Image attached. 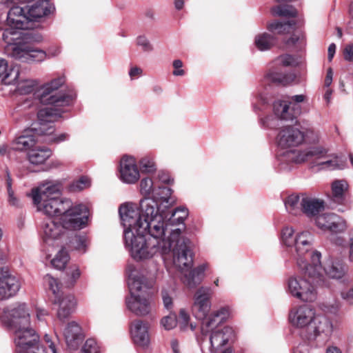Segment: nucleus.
Returning a JSON list of instances; mask_svg holds the SVG:
<instances>
[{"instance_id": "f257e3e1", "label": "nucleus", "mask_w": 353, "mask_h": 353, "mask_svg": "<svg viewBox=\"0 0 353 353\" xmlns=\"http://www.w3.org/2000/svg\"><path fill=\"white\" fill-rule=\"evenodd\" d=\"M141 216L133 205L121 208L125 228V243L132 257L139 261L161 256L166 262L172 255V264L184 274L183 282L189 288L196 287L202 281L207 265L202 264L191 270L193 254L190 241L181 235V229L172 230L166 236V224L164 218L158 213L156 203L145 199L141 202Z\"/></svg>"}, {"instance_id": "f03ea898", "label": "nucleus", "mask_w": 353, "mask_h": 353, "mask_svg": "<svg viewBox=\"0 0 353 353\" xmlns=\"http://www.w3.org/2000/svg\"><path fill=\"white\" fill-rule=\"evenodd\" d=\"M63 77H59L52 80L50 83L43 85L38 91L37 97L40 102L50 106L41 109L37 113V128L36 133L42 136L41 141L47 143H59L69 139L68 133L54 134V126L53 123L61 116L59 109L54 108L69 105L74 96L65 95L60 92L54 94L64 83Z\"/></svg>"}, {"instance_id": "7ed1b4c3", "label": "nucleus", "mask_w": 353, "mask_h": 353, "mask_svg": "<svg viewBox=\"0 0 353 353\" xmlns=\"http://www.w3.org/2000/svg\"><path fill=\"white\" fill-rule=\"evenodd\" d=\"M0 322L12 333L15 353H31L43 347L39 334L31 325L26 304L17 303L0 309Z\"/></svg>"}, {"instance_id": "20e7f679", "label": "nucleus", "mask_w": 353, "mask_h": 353, "mask_svg": "<svg viewBox=\"0 0 353 353\" xmlns=\"http://www.w3.org/2000/svg\"><path fill=\"white\" fill-rule=\"evenodd\" d=\"M130 294L125 298L127 309L137 316L150 315L155 309L151 289L153 280H148L132 266L127 269Z\"/></svg>"}, {"instance_id": "39448f33", "label": "nucleus", "mask_w": 353, "mask_h": 353, "mask_svg": "<svg viewBox=\"0 0 353 353\" xmlns=\"http://www.w3.org/2000/svg\"><path fill=\"white\" fill-rule=\"evenodd\" d=\"M60 194V184L48 181L33 188L30 196L38 211L48 216H61L71 205V200L61 198Z\"/></svg>"}, {"instance_id": "423d86ee", "label": "nucleus", "mask_w": 353, "mask_h": 353, "mask_svg": "<svg viewBox=\"0 0 353 353\" xmlns=\"http://www.w3.org/2000/svg\"><path fill=\"white\" fill-rule=\"evenodd\" d=\"M314 236L308 231L296 233V239L292 248L294 252L293 257L300 270L311 277L317 278L318 281H322L321 264L319 252L313 250Z\"/></svg>"}, {"instance_id": "0eeeda50", "label": "nucleus", "mask_w": 353, "mask_h": 353, "mask_svg": "<svg viewBox=\"0 0 353 353\" xmlns=\"http://www.w3.org/2000/svg\"><path fill=\"white\" fill-rule=\"evenodd\" d=\"M228 316L229 309L223 307L212 313L208 319L203 321L201 334L209 343L210 353H216L234 338V332L231 327L221 325Z\"/></svg>"}, {"instance_id": "6e6552de", "label": "nucleus", "mask_w": 353, "mask_h": 353, "mask_svg": "<svg viewBox=\"0 0 353 353\" xmlns=\"http://www.w3.org/2000/svg\"><path fill=\"white\" fill-rule=\"evenodd\" d=\"M50 12L48 0H19L9 10L7 22L17 28H32V23L39 21Z\"/></svg>"}, {"instance_id": "1a4fd4ad", "label": "nucleus", "mask_w": 353, "mask_h": 353, "mask_svg": "<svg viewBox=\"0 0 353 353\" xmlns=\"http://www.w3.org/2000/svg\"><path fill=\"white\" fill-rule=\"evenodd\" d=\"M304 274L303 276H292L287 282V292L292 296L305 302L314 301L317 292L314 285H324L323 275L322 281H318L317 278L311 277L305 270H301Z\"/></svg>"}, {"instance_id": "9d476101", "label": "nucleus", "mask_w": 353, "mask_h": 353, "mask_svg": "<svg viewBox=\"0 0 353 353\" xmlns=\"http://www.w3.org/2000/svg\"><path fill=\"white\" fill-rule=\"evenodd\" d=\"M327 150L319 146L307 148L305 150H287L281 152L278 155V159L281 164H286L283 168H288L290 163H301L306 161H319L327 158Z\"/></svg>"}, {"instance_id": "9b49d317", "label": "nucleus", "mask_w": 353, "mask_h": 353, "mask_svg": "<svg viewBox=\"0 0 353 353\" xmlns=\"http://www.w3.org/2000/svg\"><path fill=\"white\" fill-rule=\"evenodd\" d=\"M32 40L19 41L14 44L6 45V54L21 61H42L46 58V52L34 48L30 43Z\"/></svg>"}, {"instance_id": "f8f14e48", "label": "nucleus", "mask_w": 353, "mask_h": 353, "mask_svg": "<svg viewBox=\"0 0 353 353\" xmlns=\"http://www.w3.org/2000/svg\"><path fill=\"white\" fill-rule=\"evenodd\" d=\"M89 210L83 204L71 205L63 211L60 219L63 225L70 230L81 229L88 221Z\"/></svg>"}, {"instance_id": "ddd939ff", "label": "nucleus", "mask_w": 353, "mask_h": 353, "mask_svg": "<svg viewBox=\"0 0 353 353\" xmlns=\"http://www.w3.org/2000/svg\"><path fill=\"white\" fill-rule=\"evenodd\" d=\"M315 314V310L312 307L300 305L292 308L289 313V321L294 327L300 329L307 336Z\"/></svg>"}, {"instance_id": "4468645a", "label": "nucleus", "mask_w": 353, "mask_h": 353, "mask_svg": "<svg viewBox=\"0 0 353 353\" xmlns=\"http://www.w3.org/2000/svg\"><path fill=\"white\" fill-rule=\"evenodd\" d=\"M42 237L46 244L59 247L61 245L60 241L64 236L67 229L63 223H58L54 218H48L43 221Z\"/></svg>"}, {"instance_id": "2eb2a0df", "label": "nucleus", "mask_w": 353, "mask_h": 353, "mask_svg": "<svg viewBox=\"0 0 353 353\" xmlns=\"http://www.w3.org/2000/svg\"><path fill=\"white\" fill-rule=\"evenodd\" d=\"M212 290L208 287H201L194 296V303L192 307L193 315L198 319L205 321L211 310L210 297Z\"/></svg>"}, {"instance_id": "dca6fc26", "label": "nucleus", "mask_w": 353, "mask_h": 353, "mask_svg": "<svg viewBox=\"0 0 353 353\" xmlns=\"http://www.w3.org/2000/svg\"><path fill=\"white\" fill-rule=\"evenodd\" d=\"M21 283L18 277L8 268L0 269V301L14 296L19 291Z\"/></svg>"}, {"instance_id": "f3484780", "label": "nucleus", "mask_w": 353, "mask_h": 353, "mask_svg": "<svg viewBox=\"0 0 353 353\" xmlns=\"http://www.w3.org/2000/svg\"><path fill=\"white\" fill-rule=\"evenodd\" d=\"M304 138L303 132L299 129L288 125L280 130L276 137V141L279 147L282 149H287L301 144Z\"/></svg>"}, {"instance_id": "a211bd4d", "label": "nucleus", "mask_w": 353, "mask_h": 353, "mask_svg": "<svg viewBox=\"0 0 353 353\" xmlns=\"http://www.w3.org/2000/svg\"><path fill=\"white\" fill-rule=\"evenodd\" d=\"M119 177L125 183L134 184L140 178L136 160L132 157L124 156L120 161Z\"/></svg>"}, {"instance_id": "6ab92c4d", "label": "nucleus", "mask_w": 353, "mask_h": 353, "mask_svg": "<svg viewBox=\"0 0 353 353\" xmlns=\"http://www.w3.org/2000/svg\"><path fill=\"white\" fill-rule=\"evenodd\" d=\"M316 226L323 230L333 233L341 232L345 230V221L334 213L323 214L315 218Z\"/></svg>"}, {"instance_id": "aec40b11", "label": "nucleus", "mask_w": 353, "mask_h": 353, "mask_svg": "<svg viewBox=\"0 0 353 353\" xmlns=\"http://www.w3.org/2000/svg\"><path fill=\"white\" fill-rule=\"evenodd\" d=\"M54 305L58 306L57 316L59 321L63 322L74 312L77 301L74 296L70 294H61L52 298Z\"/></svg>"}, {"instance_id": "412c9836", "label": "nucleus", "mask_w": 353, "mask_h": 353, "mask_svg": "<svg viewBox=\"0 0 353 353\" xmlns=\"http://www.w3.org/2000/svg\"><path fill=\"white\" fill-rule=\"evenodd\" d=\"M333 332L332 321L322 315L315 314L310 330L305 338L308 340L315 339L317 336L330 337Z\"/></svg>"}, {"instance_id": "4be33fe9", "label": "nucleus", "mask_w": 353, "mask_h": 353, "mask_svg": "<svg viewBox=\"0 0 353 353\" xmlns=\"http://www.w3.org/2000/svg\"><path fill=\"white\" fill-rule=\"evenodd\" d=\"M35 127L24 130L21 134L17 137L11 143V148L17 151H25L31 150L38 142L39 138L42 140V136L36 133L35 128H37V123Z\"/></svg>"}, {"instance_id": "5701e85b", "label": "nucleus", "mask_w": 353, "mask_h": 353, "mask_svg": "<svg viewBox=\"0 0 353 353\" xmlns=\"http://www.w3.org/2000/svg\"><path fill=\"white\" fill-rule=\"evenodd\" d=\"M130 334L135 344L147 347L150 343L149 324L143 320L137 319L131 323Z\"/></svg>"}, {"instance_id": "b1692460", "label": "nucleus", "mask_w": 353, "mask_h": 353, "mask_svg": "<svg viewBox=\"0 0 353 353\" xmlns=\"http://www.w3.org/2000/svg\"><path fill=\"white\" fill-rule=\"evenodd\" d=\"M275 115L283 120H293L301 113L299 105L289 102L288 100H277L273 104Z\"/></svg>"}, {"instance_id": "393cba45", "label": "nucleus", "mask_w": 353, "mask_h": 353, "mask_svg": "<svg viewBox=\"0 0 353 353\" xmlns=\"http://www.w3.org/2000/svg\"><path fill=\"white\" fill-rule=\"evenodd\" d=\"M9 27L2 34V39L6 45L14 44L19 41L32 40V33L26 30L28 28H17L8 23Z\"/></svg>"}, {"instance_id": "a878e982", "label": "nucleus", "mask_w": 353, "mask_h": 353, "mask_svg": "<svg viewBox=\"0 0 353 353\" xmlns=\"http://www.w3.org/2000/svg\"><path fill=\"white\" fill-rule=\"evenodd\" d=\"M153 190H154V188H153L152 180L148 177L143 178L140 182V192H141V194L144 195L145 197L140 201V210H139V208L136 204L132 203H126L122 204L119 209V215H120L123 225H124V223H123V219H122V216L121 214V208L123 206H125V205H133L135 208L134 210L137 211V213L139 214V216H141L143 214V210H142V208H141V202H142V201H143L145 199H151V200L154 201L157 204V209L158 210V213L159 214H161L162 216V217L163 218L162 213H161L159 212L158 203H157V201H155L154 199H151L150 197H148V196H149ZM123 227H125V226H123ZM125 230V228H124V231Z\"/></svg>"}, {"instance_id": "bb28decb", "label": "nucleus", "mask_w": 353, "mask_h": 353, "mask_svg": "<svg viewBox=\"0 0 353 353\" xmlns=\"http://www.w3.org/2000/svg\"><path fill=\"white\" fill-rule=\"evenodd\" d=\"M303 213L308 217H316L325 209L323 200L303 194Z\"/></svg>"}, {"instance_id": "cd10ccee", "label": "nucleus", "mask_w": 353, "mask_h": 353, "mask_svg": "<svg viewBox=\"0 0 353 353\" xmlns=\"http://www.w3.org/2000/svg\"><path fill=\"white\" fill-rule=\"evenodd\" d=\"M63 335L68 347L76 349L81 341V329L74 321L68 323L63 330Z\"/></svg>"}, {"instance_id": "c85d7f7f", "label": "nucleus", "mask_w": 353, "mask_h": 353, "mask_svg": "<svg viewBox=\"0 0 353 353\" xmlns=\"http://www.w3.org/2000/svg\"><path fill=\"white\" fill-rule=\"evenodd\" d=\"M19 70L17 66H9L8 61L0 58V79L6 85L14 83L19 78Z\"/></svg>"}, {"instance_id": "c756f323", "label": "nucleus", "mask_w": 353, "mask_h": 353, "mask_svg": "<svg viewBox=\"0 0 353 353\" xmlns=\"http://www.w3.org/2000/svg\"><path fill=\"white\" fill-rule=\"evenodd\" d=\"M329 278L340 279L345 274V269L343 263L340 261H328L323 268L321 267V274H324ZM325 280V276H323Z\"/></svg>"}, {"instance_id": "7c9ffc66", "label": "nucleus", "mask_w": 353, "mask_h": 353, "mask_svg": "<svg viewBox=\"0 0 353 353\" xmlns=\"http://www.w3.org/2000/svg\"><path fill=\"white\" fill-rule=\"evenodd\" d=\"M348 184L345 180H336L332 183V196L335 203L344 204L346 201V191Z\"/></svg>"}, {"instance_id": "2f4dec72", "label": "nucleus", "mask_w": 353, "mask_h": 353, "mask_svg": "<svg viewBox=\"0 0 353 353\" xmlns=\"http://www.w3.org/2000/svg\"><path fill=\"white\" fill-rule=\"evenodd\" d=\"M51 155L52 152L50 149L45 147H38L29 151L28 158L30 163L39 165L43 163Z\"/></svg>"}, {"instance_id": "473e14b6", "label": "nucleus", "mask_w": 353, "mask_h": 353, "mask_svg": "<svg viewBox=\"0 0 353 353\" xmlns=\"http://www.w3.org/2000/svg\"><path fill=\"white\" fill-rule=\"evenodd\" d=\"M265 77L272 82L286 85L295 80L296 75L292 72L283 73L276 70H270Z\"/></svg>"}, {"instance_id": "72a5a7b5", "label": "nucleus", "mask_w": 353, "mask_h": 353, "mask_svg": "<svg viewBox=\"0 0 353 353\" xmlns=\"http://www.w3.org/2000/svg\"><path fill=\"white\" fill-rule=\"evenodd\" d=\"M303 194L290 195L285 201V206L288 212L294 215L303 212Z\"/></svg>"}, {"instance_id": "f704fd0d", "label": "nucleus", "mask_w": 353, "mask_h": 353, "mask_svg": "<svg viewBox=\"0 0 353 353\" xmlns=\"http://www.w3.org/2000/svg\"><path fill=\"white\" fill-rule=\"evenodd\" d=\"M275 38L266 32L257 34L254 39V45L261 51L270 49L275 44Z\"/></svg>"}, {"instance_id": "c9c22d12", "label": "nucleus", "mask_w": 353, "mask_h": 353, "mask_svg": "<svg viewBox=\"0 0 353 353\" xmlns=\"http://www.w3.org/2000/svg\"><path fill=\"white\" fill-rule=\"evenodd\" d=\"M316 165L321 167V169L329 170H342L345 168V162L337 156H332V159H327L325 161H316Z\"/></svg>"}, {"instance_id": "e433bc0d", "label": "nucleus", "mask_w": 353, "mask_h": 353, "mask_svg": "<svg viewBox=\"0 0 353 353\" xmlns=\"http://www.w3.org/2000/svg\"><path fill=\"white\" fill-rule=\"evenodd\" d=\"M296 22L292 19L286 23L276 21L268 25V30L278 34H285L295 30Z\"/></svg>"}, {"instance_id": "4c0bfd02", "label": "nucleus", "mask_w": 353, "mask_h": 353, "mask_svg": "<svg viewBox=\"0 0 353 353\" xmlns=\"http://www.w3.org/2000/svg\"><path fill=\"white\" fill-rule=\"evenodd\" d=\"M71 247L79 252L85 253L90 245V240L85 235H78L74 236L70 241Z\"/></svg>"}, {"instance_id": "58836bf2", "label": "nucleus", "mask_w": 353, "mask_h": 353, "mask_svg": "<svg viewBox=\"0 0 353 353\" xmlns=\"http://www.w3.org/2000/svg\"><path fill=\"white\" fill-rule=\"evenodd\" d=\"M272 12L275 16L285 17H296L297 10L292 6L284 5L278 6L272 8Z\"/></svg>"}, {"instance_id": "ea45409f", "label": "nucleus", "mask_w": 353, "mask_h": 353, "mask_svg": "<svg viewBox=\"0 0 353 353\" xmlns=\"http://www.w3.org/2000/svg\"><path fill=\"white\" fill-rule=\"evenodd\" d=\"M69 259L68 253L62 248L58 252L54 258L51 260V264L57 270H63L65 268Z\"/></svg>"}, {"instance_id": "a19ab883", "label": "nucleus", "mask_w": 353, "mask_h": 353, "mask_svg": "<svg viewBox=\"0 0 353 353\" xmlns=\"http://www.w3.org/2000/svg\"><path fill=\"white\" fill-rule=\"evenodd\" d=\"M188 216V209L185 207H179L172 212L169 221L173 225L183 224Z\"/></svg>"}, {"instance_id": "79ce46f5", "label": "nucleus", "mask_w": 353, "mask_h": 353, "mask_svg": "<svg viewBox=\"0 0 353 353\" xmlns=\"http://www.w3.org/2000/svg\"><path fill=\"white\" fill-rule=\"evenodd\" d=\"M37 83L32 79H25L17 83V89L21 94H28L34 92Z\"/></svg>"}, {"instance_id": "37998d69", "label": "nucleus", "mask_w": 353, "mask_h": 353, "mask_svg": "<svg viewBox=\"0 0 353 353\" xmlns=\"http://www.w3.org/2000/svg\"><path fill=\"white\" fill-rule=\"evenodd\" d=\"M140 170L144 173H152L156 171L157 166L154 158L151 156H145L139 161Z\"/></svg>"}, {"instance_id": "c03bdc74", "label": "nucleus", "mask_w": 353, "mask_h": 353, "mask_svg": "<svg viewBox=\"0 0 353 353\" xmlns=\"http://www.w3.org/2000/svg\"><path fill=\"white\" fill-rule=\"evenodd\" d=\"M274 63L277 65L295 67L299 64L300 61L296 57L285 54L278 57L274 60Z\"/></svg>"}, {"instance_id": "a18cd8bd", "label": "nucleus", "mask_w": 353, "mask_h": 353, "mask_svg": "<svg viewBox=\"0 0 353 353\" xmlns=\"http://www.w3.org/2000/svg\"><path fill=\"white\" fill-rule=\"evenodd\" d=\"M296 239V234H294L292 227H285L281 231L282 243L287 247L292 248Z\"/></svg>"}, {"instance_id": "49530a36", "label": "nucleus", "mask_w": 353, "mask_h": 353, "mask_svg": "<svg viewBox=\"0 0 353 353\" xmlns=\"http://www.w3.org/2000/svg\"><path fill=\"white\" fill-rule=\"evenodd\" d=\"M43 281L48 286L49 290L52 292L53 297L57 296L63 292L60 290V283L57 279L54 278L52 275L48 274L44 276Z\"/></svg>"}, {"instance_id": "de8ad7c7", "label": "nucleus", "mask_w": 353, "mask_h": 353, "mask_svg": "<svg viewBox=\"0 0 353 353\" xmlns=\"http://www.w3.org/2000/svg\"><path fill=\"white\" fill-rule=\"evenodd\" d=\"M90 185V179L88 176H82L70 185V190L72 192H79L89 188Z\"/></svg>"}, {"instance_id": "09e8293b", "label": "nucleus", "mask_w": 353, "mask_h": 353, "mask_svg": "<svg viewBox=\"0 0 353 353\" xmlns=\"http://www.w3.org/2000/svg\"><path fill=\"white\" fill-rule=\"evenodd\" d=\"M81 276V272L77 266L71 267L67 273V285L73 286Z\"/></svg>"}, {"instance_id": "8fccbe9b", "label": "nucleus", "mask_w": 353, "mask_h": 353, "mask_svg": "<svg viewBox=\"0 0 353 353\" xmlns=\"http://www.w3.org/2000/svg\"><path fill=\"white\" fill-rule=\"evenodd\" d=\"M99 347L93 339H88L83 345L81 353H99Z\"/></svg>"}, {"instance_id": "3c124183", "label": "nucleus", "mask_w": 353, "mask_h": 353, "mask_svg": "<svg viewBox=\"0 0 353 353\" xmlns=\"http://www.w3.org/2000/svg\"><path fill=\"white\" fill-rule=\"evenodd\" d=\"M161 325L166 330L174 328L177 324L176 316L175 314H170L164 316L161 321Z\"/></svg>"}, {"instance_id": "603ef678", "label": "nucleus", "mask_w": 353, "mask_h": 353, "mask_svg": "<svg viewBox=\"0 0 353 353\" xmlns=\"http://www.w3.org/2000/svg\"><path fill=\"white\" fill-rule=\"evenodd\" d=\"M137 45L141 47L144 52H150L153 49L149 40L143 35L139 36L137 38Z\"/></svg>"}, {"instance_id": "864d4df0", "label": "nucleus", "mask_w": 353, "mask_h": 353, "mask_svg": "<svg viewBox=\"0 0 353 353\" xmlns=\"http://www.w3.org/2000/svg\"><path fill=\"white\" fill-rule=\"evenodd\" d=\"M172 65L174 68L172 74L174 76H183L185 74L184 70L182 69L183 62L180 59H176L173 61Z\"/></svg>"}, {"instance_id": "5fc2aeb1", "label": "nucleus", "mask_w": 353, "mask_h": 353, "mask_svg": "<svg viewBox=\"0 0 353 353\" xmlns=\"http://www.w3.org/2000/svg\"><path fill=\"white\" fill-rule=\"evenodd\" d=\"M343 57L347 61H353V42L347 44L343 49Z\"/></svg>"}, {"instance_id": "6e6d98bb", "label": "nucleus", "mask_w": 353, "mask_h": 353, "mask_svg": "<svg viewBox=\"0 0 353 353\" xmlns=\"http://www.w3.org/2000/svg\"><path fill=\"white\" fill-rule=\"evenodd\" d=\"M341 298L349 305H353V287L341 292Z\"/></svg>"}, {"instance_id": "4d7b16f0", "label": "nucleus", "mask_w": 353, "mask_h": 353, "mask_svg": "<svg viewBox=\"0 0 353 353\" xmlns=\"http://www.w3.org/2000/svg\"><path fill=\"white\" fill-rule=\"evenodd\" d=\"M179 319L183 324V328H186L190 321V315L185 309H181L179 312Z\"/></svg>"}, {"instance_id": "13d9d810", "label": "nucleus", "mask_w": 353, "mask_h": 353, "mask_svg": "<svg viewBox=\"0 0 353 353\" xmlns=\"http://www.w3.org/2000/svg\"><path fill=\"white\" fill-rule=\"evenodd\" d=\"M162 299L164 307L166 309L170 310L172 305V299L165 290L162 291Z\"/></svg>"}, {"instance_id": "bf43d9fd", "label": "nucleus", "mask_w": 353, "mask_h": 353, "mask_svg": "<svg viewBox=\"0 0 353 353\" xmlns=\"http://www.w3.org/2000/svg\"><path fill=\"white\" fill-rule=\"evenodd\" d=\"M303 36L302 34H294L287 41L286 44L288 46H294L295 45L299 40L303 39Z\"/></svg>"}, {"instance_id": "052dcab7", "label": "nucleus", "mask_w": 353, "mask_h": 353, "mask_svg": "<svg viewBox=\"0 0 353 353\" xmlns=\"http://www.w3.org/2000/svg\"><path fill=\"white\" fill-rule=\"evenodd\" d=\"M8 203L10 205L12 206H19V199L14 196L13 190H10L8 192Z\"/></svg>"}, {"instance_id": "680f3d73", "label": "nucleus", "mask_w": 353, "mask_h": 353, "mask_svg": "<svg viewBox=\"0 0 353 353\" xmlns=\"http://www.w3.org/2000/svg\"><path fill=\"white\" fill-rule=\"evenodd\" d=\"M158 178H159V181H161L163 183L169 184L172 181V179L170 178V176L169 175V174L165 172H163V171L159 172Z\"/></svg>"}, {"instance_id": "e2e57ef3", "label": "nucleus", "mask_w": 353, "mask_h": 353, "mask_svg": "<svg viewBox=\"0 0 353 353\" xmlns=\"http://www.w3.org/2000/svg\"><path fill=\"white\" fill-rule=\"evenodd\" d=\"M48 314V312L44 308L37 307L36 309V316L39 321H43Z\"/></svg>"}, {"instance_id": "0e129e2a", "label": "nucleus", "mask_w": 353, "mask_h": 353, "mask_svg": "<svg viewBox=\"0 0 353 353\" xmlns=\"http://www.w3.org/2000/svg\"><path fill=\"white\" fill-rule=\"evenodd\" d=\"M332 90L330 88H327L325 91L323 95V99L326 102V105H329L332 101Z\"/></svg>"}, {"instance_id": "69168bd1", "label": "nucleus", "mask_w": 353, "mask_h": 353, "mask_svg": "<svg viewBox=\"0 0 353 353\" xmlns=\"http://www.w3.org/2000/svg\"><path fill=\"white\" fill-rule=\"evenodd\" d=\"M336 45L334 43H331L329 47H328V50H327V52H328V60L330 61H331L334 56V54L336 52Z\"/></svg>"}, {"instance_id": "338daca9", "label": "nucleus", "mask_w": 353, "mask_h": 353, "mask_svg": "<svg viewBox=\"0 0 353 353\" xmlns=\"http://www.w3.org/2000/svg\"><path fill=\"white\" fill-rule=\"evenodd\" d=\"M305 97L303 94L294 95L291 97V101H289V102L297 104L298 103L303 102L305 100Z\"/></svg>"}, {"instance_id": "774afa93", "label": "nucleus", "mask_w": 353, "mask_h": 353, "mask_svg": "<svg viewBox=\"0 0 353 353\" xmlns=\"http://www.w3.org/2000/svg\"><path fill=\"white\" fill-rule=\"evenodd\" d=\"M142 73V70L138 67H133L129 72L130 77L133 79L136 76L140 75Z\"/></svg>"}]
</instances>
